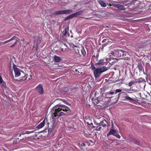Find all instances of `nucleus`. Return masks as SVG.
<instances>
[{"mask_svg": "<svg viewBox=\"0 0 151 151\" xmlns=\"http://www.w3.org/2000/svg\"><path fill=\"white\" fill-rule=\"evenodd\" d=\"M68 17V18H69V19H71L73 17H75L74 14H71Z\"/></svg>", "mask_w": 151, "mask_h": 151, "instance_id": "473e14b6", "label": "nucleus"}, {"mask_svg": "<svg viewBox=\"0 0 151 151\" xmlns=\"http://www.w3.org/2000/svg\"><path fill=\"white\" fill-rule=\"evenodd\" d=\"M92 118L89 116H86L84 118L85 122L87 124H89L90 123L92 122Z\"/></svg>", "mask_w": 151, "mask_h": 151, "instance_id": "9b49d317", "label": "nucleus"}, {"mask_svg": "<svg viewBox=\"0 0 151 151\" xmlns=\"http://www.w3.org/2000/svg\"><path fill=\"white\" fill-rule=\"evenodd\" d=\"M106 40V39H104V40L103 41H102V42H105V41Z\"/></svg>", "mask_w": 151, "mask_h": 151, "instance_id": "864d4df0", "label": "nucleus"}, {"mask_svg": "<svg viewBox=\"0 0 151 151\" xmlns=\"http://www.w3.org/2000/svg\"><path fill=\"white\" fill-rule=\"evenodd\" d=\"M124 59V60H126V59L127 60H128V58L127 57V58H126V59Z\"/></svg>", "mask_w": 151, "mask_h": 151, "instance_id": "bf43d9fd", "label": "nucleus"}, {"mask_svg": "<svg viewBox=\"0 0 151 151\" xmlns=\"http://www.w3.org/2000/svg\"><path fill=\"white\" fill-rule=\"evenodd\" d=\"M137 67H138L140 71H142L143 70L142 65L141 63H139Z\"/></svg>", "mask_w": 151, "mask_h": 151, "instance_id": "4be33fe9", "label": "nucleus"}, {"mask_svg": "<svg viewBox=\"0 0 151 151\" xmlns=\"http://www.w3.org/2000/svg\"><path fill=\"white\" fill-rule=\"evenodd\" d=\"M18 42V41L16 40L14 42V45H15Z\"/></svg>", "mask_w": 151, "mask_h": 151, "instance_id": "09e8293b", "label": "nucleus"}, {"mask_svg": "<svg viewBox=\"0 0 151 151\" xmlns=\"http://www.w3.org/2000/svg\"><path fill=\"white\" fill-rule=\"evenodd\" d=\"M106 98L105 100H106V103L110 102V101L111 100V99L113 97H106Z\"/></svg>", "mask_w": 151, "mask_h": 151, "instance_id": "393cba45", "label": "nucleus"}, {"mask_svg": "<svg viewBox=\"0 0 151 151\" xmlns=\"http://www.w3.org/2000/svg\"><path fill=\"white\" fill-rule=\"evenodd\" d=\"M94 123L96 125H99V123H97L96 121H94Z\"/></svg>", "mask_w": 151, "mask_h": 151, "instance_id": "37998d69", "label": "nucleus"}, {"mask_svg": "<svg viewBox=\"0 0 151 151\" xmlns=\"http://www.w3.org/2000/svg\"><path fill=\"white\" fill-rule=\"evenodd\" d=\"M68 19H69V18H68V17H67L65 19V20H68Z\"/></svg>", "mask_w": 151, "mask_h": 151, "instance_id": "3c124183", "label": "nucleus"}, {"mask_svg": "<svg viewBox=\"0 0 151 151\" xmlns=\"http://www.w3.org/2000/svg\"><path fill=\"white\" fill-rule=\"evenodd\" d=\"M64 45L65 46H66L67 47H68L66 45V44L65 43H64Z\"/></svg>", "mask_w": 151, "mask_h": 151, "instance_id": "13d9d810", "label": "nucleus"}, {"mask_svg": "<svg viewBox=\"0 0 151 151\" xmlns=\"http://www.w3.org/2000/svg\"><path fill=\"white\" fill-rule=\"evenodd\" d=\"M81 48H79L77 47H76L74 48V50H75V52H76V54H79L80 53V51Z\"/></svg>", "mask_w": 151, "mask_h": 151, "instance_id": "f3484780", "label": "nucleus"}, {"mask_svg": "<svg viewBox=\"0 0 151 151\" xmlns=\"http://www.w3.org/2000/svg\"><path fill=\"white\" fill-rule=\"evenodd\" d=\"M106 60L108 61H109L110 60H111V59L110 58H108L107 57H106L105 58Z\"/></svg>", "mask_w": 151, "mask_h": 151, "instance_id": "e433bc0d", "label": "nucleus"}, {"mask_svg": "<svg viewBox=\"0 0 151 151\" xmlns=\"http://www.w3.org/2000/svg\"><path fill=\"white\" fill-rule=\"evenodd\" d=\"M63 90L64 92H67L69 91L68 88L67 87H64L63 88Z\"/></svg>", "mask_w": 151, "mask_h": 151, "instance_id": "c756f323", "label": "nucleus"}, {"mask_svg": "<svg viewBox=\"0 0 151 151\" xmlns=\"http://www.w3.org/2000/svg\"><path fill=\"white\" fill-rule=\"evenodd\" d=\"M119 4H112V5L114 7L118 8Z\"/></svg>", "mask_w": 151, "mask_h": 151, "instance_id": "c9c22d12", "label": "nucleus"}, {"mask_svg": "<svg viewBox=\"0 0 151 151\" xmlns=\"http://www.w3.org/2000/svg\"><path fill=\"white\" fill-rule=\"evenodd\" d=\"M124 90L125 91H130V90H129V89H127V88H125L124 89Z\"/></svg>", "mask_w": 151, "mask_h": 151, "instance_id": "8fccbe9b", "label": "nucleus"}, {"mask_svg": "<svg viewBox=\"0 0 151 151\" xmlns=\"http://www.w3.org/2000/svg\"><path fill=\"white\" fill-rule=\"evenodd\" d=\"M106 98V96H104V99H103V102H102V103H106V100H105Z\"/></svg>", "mask_w": 151, "mask_h": 151, "instance_id": "a19ab883", "label": "nucleus"}, {"mask_svg": "<svg viewBox=\"0 0 151 151\" xmlns=\"http://www.w3.org/2000/svg\"><path fill=\"white\" fill-rule=\"evenodd\" d=\"M104 60H99V63H104Z\"/></svg>", "mask_w": 151, "mask_h": 151, "instance_id": "4c0bfd02", "label": "nucleus"}, {"mask_svg": "<svg viewBox=\"0 0 151 151\" xmlns=\"http://www.w3.org/2000/svg\"><path fill=\"white\" fill-rule=\"evenodd\" d=\"M144 74H145V72H144Z\"/></svg>", "mask_w": 151, "mask_h": 151, "instance_id": "774afa93", "label": "nucleus"}, {"mask_svg": "<svg viewBox=\"0 0 151 151\" xmlns=\"http://www.w3.org/2000/svg\"><path fill=\"white\" fill-rule=\"evenodd\" d=\"M97 1L101 6L104 7H105L106 6V3L102 0H97Z\"/></svg>", "mask_w": 151, "mask_h": 151, "instance_id": "ddd939ff", "label": "nucleus"}, {"mask_svg": "<svg viewBox=\"0 0 151 151\" xmlns=\"http://www.w3.org/2000/svg\"><path fill=\"white\" fill-rule=\"evenodd\" d=\"M120 94H121V93H119L116 96H118V99H117V100H119V97H120Z\"/></svg>", "mask_w": 151, "mask_h": 151, "instance_id": "79ce46f5", "label": "nucleus"}, {"mask_svg": "<svg viewBox=\"0 0 151 151\" xmlns=\"http://www.w3.org/2000/svg\"><path fill=\"white\" fill-rule=\"evenodd\" d=\"M54 61L56 62H59L61 60V58L60 57L54 55Z\"/></svg>", "mask_w": 151, "mask_h": 151, "instance_id": "4468645a", "label": "nucleus"}, {"mask_svg": "<svg viewBox=\"0 0 151 151\" xmlns=\"http://www.w3.org/2000/svg\"><path fill=\"white\" fill-rule=\"evenodd\" d=\"M1 86L4 88H6L7 87L6 83L4 81L0 82Z\"/></svg>", "mask_w": 151, "mask_h": 151, "instance_id": "5701e85b", "label": "nucleus"}, {"mask_svg": "<svg viewBox=\"0 0 151 151\" xmlns=\"http://www.w3.org/2000/svg\"><path fill=\"white\" fill-rule=\"evenodd\" d=\"M81 146H80V148H81V149H82V148H81V147H82V146H85V144L83 142L81 144Z\"/></svg>", "mask_w": 151, "mask_h": 151, "instance_id": "58836bf2", "label": "nucleus"}, {"mask_svg": "<svg viewBox=\"0 0 151 151\" xmlns=\"http://www.w3.org/2000/svg\"><path fill=\"white\" fill-rule=\"evenodd\" d=\"M135 83H136L135 81H132L128 83V86L129 87H131L133 84H134Z\"/></svg>", "mask_w": 151, "mask_h": 151, "instance_id": "b1692460", "label": "nucleus"}, {"mask_svg": "<svg viewBox=\"0 0 151 151\" xmlns=\"http://www.w3.org/2000/svg\"><path fill=\"white\" fill-rule=\"evenodd\" d=\"M36 90L40 94H42L44 93L43 86L41 84H40L38 85L36 88Z\"/></svg>", "mask_w": 151, "mask_h": 151, "instance_id": "6e6552de", "label": "nucleus"}, {"mask_svg": "<svg viewBox=\"0 0 151 151\" xmlns=\"http://www.w3.org/2000/svg\"><path fill=\"white\" fill-rule=\"evenodd\" d=\"M30 79V78H28L27 74L25 73L24 72H22L21 76L20 77L19 81L20 82L24 81L25 82H27Z\"/></svg>", "mask_w": 151, "mask_h": 151, "instance_id": "423d86ee", "label": "nucleus"}, {"mask_svg": "<svg viewBox=\"0 0 151 151\" xmlns=\"http://www.w3.org/2000/svg\"><path fill=\"white\" fill-rule=\"evenodd\" d=\"M85 19H89L90 18H85Z\"/></svg>", "mask_w": 151, "mask_h": 151, "instance_id": "0e129e2a", "label": "nucleus"}, {"mask_svg": "<svg viewBox=\"0 0 151 151\" xmlns=\"http://www.w3.org/2000/svg\"><path fill=\"white\" fill-rule=\"evenodd\" d=\"M16 37L15 36H14L12 38H11L10 39L7 40V41L8 43L11 41L12 40H14V38Z\"/></svg>", "mask_w": 151, "mask_h": 151, "instance_id": "f704fd0d", "label": "nucleus"}, {"mask_svg": "<svg viewBox=\"0 0 151 151\" xmlns=\"http://www.w3.org/2000/svg\"><path fill=\"white\" fill-rule=\"evenodd\" d=\"M83 12V10H81L78 12L75 13H74L75 17H76L78 16L81 15Z\"/></svg>", "mask_w": 151, "mask_h": 151, "instance_id": "a211bd4d", "label": "nucleus"}, {"mask_svg": "<svg viewBox=\"0 0 151 151\" xmlns=\"http://www.w3.org/2000/svg\"><path fill=\"white\" fill-rule=\"evenodd\" d=\"M103 98H104V96H100L98 97V99H99V101L100 103L102 104L103 102Z\"/></svg>", "mask_w": 151, "mask_h": 151, "instance_id": "412c9836", "label": "nucleus"}, {"mask_svg": "<svg viewBox=\"0 0 151 151\" xmlns=\"http://www.w3.org/2000/svg\"><path fill=\"white\" fill-rule=\"evenodd\" d=\"M135 82L136 83H145L146 82V81L145 79L144 78H140L138 79H137L135 80Z\"/></svg>", "mask_w": 151, "mask_h": 151, "instance_id": "9d476101", "label": "nucleus"}, {"mask_svg": "<svg viewBox=\"0 0 151 151\" xmlns=\"http://www.w3.org/2000/svg\"><path fill=\"white\" fill-rule=\"evenodd\" d=\"M73 10L71 9H68L67 10H62L56 11L53 13L54 15H57L60 14H70L72 13Z\"/></svg>", "mask_w": 151, "mask_h": 151, "instance_id": "7ed1b4c3", "label": "nucleus"}, {"mask_svg": "<svg viewBox=\"0 0 151 151\" xmlns=\"http://www.w3.org/2000/svg\"><path fill=\"white\" fill-rule=\"evenodd\" d=\"M14 75L16 77H18L22 75V72H23L19 69L18 68L16 65H14Z\"/></svg>", "mask_w": 151, "mask_h": 151, "instance_id": "39448f33", "label": "nucleus"}, {"mask_svg": "<svg viewBox=\"0 0 151 151\" xmlns=\"http://www.w3.org/2000/svg\"><path fill=\"white\" fill-rule=\"evenodd\" d=\"M107 70V68L105 66L100 67L96 69L93 72L95 77L96 78H98L102 73Z\"/></svg>", "mask_w": 151, "mask_h": 151, "instance_id": "f03ea898", "label": "nucleus"}, {"mask_svg": "<svg viewBox=\"0 0 151 151\" xmlns=\"http://www.w3.org/2000/svg\"><path fill=\"white\" fill-rule=\"evenodd\" d=\"M11 36H10L9 37H10Z\"/></svg>", "mask_w": 151, "mask_h": 151, "instance_id": "338daca9", "label": "nucleus"}, {"mask_svg": "<svg viewBox=\"0 0 151 151\" xmlns=\"http://www.w3.org/2000/svg\"><path fill=\"white\" fill-rule=\"evenodd\" d=\"M112 6V5L111 4H109V6Z\"/></svg>", "mask_w": 151, "mask_h": 151, "instance_id": "052dcab7", "label": "nucleus"}, {"mask_svg": "<svg viewBox=\"0 0 151 151\" xmlns=\"http://www.w3.org/2000/svg\"><path fill=\"white\" fill-rule=\"evenodd\" d=\"M22 134H22H20L19 135V136L20 137L21 136Z\"/></svg>", "mask_w": 151, "mask_h": 151, "instance_id": "e2e57ef3", "label": "nucleus"}, {"mask_svg": "<svg viewBox=\"0 0 151 151\" xmlns=\"http://www.w3.org/2000/svg\"><path fill=\"white\" fill-rule=\"evenodd\" d=\"M45 125V119H44L42 122H41L37 127L36 128L38 129H40L43 127Z\"/></svg>", "mask_w": 151, "mask_h": 151, "instance_id": "f8f14e48", "label": "nucleus"}, {"mask_svg": "<svg viewBox=\"0 0 151 151\" xmlns=\"http://www.w3.org/2000/svg\"><path fill=\"white\" fill-rule=\"evenodd\" d=\"M1 45V42H0V46Z\"/></svg>", "mask_w": 151, "mask_h": 151, "instance_id": "680f3d73", "label": "nucleus"}, {"mask_svg": "<svg viewBox=\"0 0 151 151\" xmlns=\"http://www.w3.org/2000/svg\"><path fill=\"white\" fill-rule=\"evenodd\" d=\"M15 45H14V44L13 45H12L11 46V47H13Z\"/></svg>", "mask_w": 151, "mask_h": 151, "instance_id": "4d7b16f0", "label": "nucleus"}, {"mask_svg": "<svg viewBox=\"0 0 151 151\" xmlns=\"http://www.w3.org/2000/svg\"><path fill=\"white\" fill-rule=\"evenodd\" d=\"M52 111L55 117L58 118L61 116L69 114L70 110L69 107L64 105L58 104L53 107Z\"/></svg>", "mask_w": 151, "mask_h": 151, "instance_id": "f257e3e1", "label": "nucleus"}, {"mask_svg": "<svg viewBox=\"0 0 151 151\" xmlns=\"http://www.w3.org/2000/svg\"><path fill=\"white\" fill-rule=\"evenodd\" d=\"M71 37H73V36L72 35H71Z\"/></svg>", "mask_w": 151, "mask_h": 151, "instance_id": "69168bd1", "label": "nucleus"}, {"mask_svg": "<svg viewBox=\"0 0 151 151\" xmlns=\"http://www.w3.org/2000/svg\"><path fill=\"white\" fill-rule=\"evenodd\" d=\"M68 28H65L64 30L63 31V35L65 36H68L69 35V34L68 33Z\"/></svg>", "mask_w": 151, "mask_h": 151, "instance_id": "2eb2a0df", "label": "nucleus"}, {"mask_svg": "<svg viewBox=\"0 0 151 151\" xmlns=\"http://www.w3.org/2000/svg\"><path fill=\"white\" fill-rule=\"evenodd\" d=\"M112 55V54H111V51L110 52H109V54H108V56L109 57V56H111V55Z\"/></svg>", "mask_w": 151, "mask_h": 151, "instance_id": "a18cd8bd", "label": "nucleus"}, {"mask_svg": "<svg viewBox=\"0 0 151 151\" xmlns=\"http://www.w3.org/2000/svg\"><path fill=\"white\" fill-rule=\"evenodd\" d=\"M114 93L113 92H109V93L111 95H113Z\"/></svg>", "mask_w": 151, "mask_h": 151, "instance_id": "de8ad7c7", "label": "nucleus"}, {"mask_svg": "<svg viewBox=\"0 0 151 151\" xmlns=\"http://www.w3.org/2000/svg\"><path fill=\"white\" fill-rule=\"evenodd\" d=\"M100 119L101 121L99 123V125L102 126L103 127L106 126L107 124L106 121L103 118H100Z\"/></svg>", "mask_w": 151, "mask_h": 151, "instance_id": "1a4fd4ad", "label": "nucleus"}, {"mask_svg": "<svg viewBox=\"0 0 151 151\" xmlns=\"http://www.w3.org/2000/svg\"><path fill=\"white\" fill-rule=\"evenodd\" d=\"M110 135H112L119 139L120 138V135L114 129H111L110 130L109 133L107 134V136L108 137Z\"/></svg>", "mask_w": 151, "mask_h": 151, "instance_id": "20e7f679", "label": "nucleus"}, {"mask_svg": "<svg viewBox=\"0 0 151 151\" xmlns=\"http://www.w3.org/2000/svg\"><path fill=\"white\" fill-rule=\"evenodd\" d=\"M34 132V131H26L25 133H22V135H24L26 134H29L30 133H32Z\"/></svg>", "mask_w": 151, "mask_h": 151, "instance_id": "bb28decb", "label": "nucleus"}, {"mask_svg": "<svg viewBox=\"0 0 151 151\" xmlns=\"http://www.w3.org/2000/svg\"><path fill=\"white\" fill-rule=\"evenodd\" d=\"M89 123V124H88V125H89L91 127L93 128H94L95 127H94L93 126V124L92 122V121L91 122Z\"/></svg>", "mask_w": 151, "mask_h": 151, "instance_id": "72a5a7b5", "label": "nucleus"}, {"mask_svg": "<svg viewBox=\"0 0 151 151\" xmlns=\"http://www.w3.org/2000/svg\"><path fill=\"white\" fill-rule=\"evenodd\" d=\"M118 9L120 10H125V8L122 5L119 4Z\"/></svg>", "mask_w": 151, "mask_h": 151, "instance_id": "aec40b11", "label": "nucleus"}, {"mask_svg": "<svg viewBox=\"0 0 151 151\" xmlns=\"http://www.w3.org/2000/svg\"><path fill=\"white\" fill-rule=\"evenodd\" d=\"M116 51L117 50H114V51H111L112 55L113 56H117V54L116 53Z\"/></svg>", "mask_w": 151, "mask_h": 151, "instance_id": "a878e982", "label": "nucleus"}, {"mask_svg": "<svg viewBox=\"0 0 151 151\" xmlns=\"http://www.w3.org/2000/svg\"><path fill=\"white\" fill-rule=\"evenodd\" d=\"M8 43V42L7 40L3 42H1V45H2L3 44H5L6 43Z\"/></svg>", "mask_w": 151, "mask_h": 151, "instance_id": "ea45409f", "label": "nucleus"}, {"mask_svg": "<svg viewBox=\"0 0 151 151\" xmlns=\"http://www.w3.org/2000/svg\"><path fill=\"white\" fill-rule=\"evenodd\" d=\"M3 81V79L1 77V76L0 75V82H2V81Z\"/></svg>", "mask_w": 151, "mask_h": 151, "instance_id": "c03bdc74", "label": "nucleus"}, {"mask_svg": "<svg viewBox=\"0 0 151 151\" xmlns=\"http://www.w3.org/2000/svg\"><path fill=\"white\" fill-rule=\"evenodd\" d=\"M94 101L95 104H98L99 103H100L99 101V99H98V97H97L96 99H95Z\"/></svg>", "mask_w": 151, "mask_h": 151, "instance_id": "cd10ccee", "label": "nucleus"}, {"mask_svg": "<svg viewBox=\"0 0 151 151\" xmlns=\"http://www.w3.org/2000/svg\"><path fill=\"white\" fill-rule=\"evenodd\" d=\"M122 93H125V95H127V94L126 93V92H122Z\"/></svg>", "mask_w": 151, "mask_h": 151, "instance_id": "603ef678", "label": "nucleus"}, {"mask_svg": "<svg viewBox=\"0 0 151 151\" xmlns=\"http://www.w3.org/2000/svg\"><path fill=\"white\" fill-rule=\"evenodd\" d=\"M80 51H81V53L82 55H83V56H84L85 55H86V52L85 50L83 49V47L82 46H81Z\"/></svg>", "mask_w": 151, "mask_h": 151, "instance_id": "6ab92c4d", "label": "nucleus"}, {"mask_svg": "<svg viewBox=\"0 0 151 151\" xmlns=\"http://www.w3.org/2000/svg\"><path fill=\"white\" fill-rule=\"evenodd\" d=\"M124 100L125 101H134V99L127 96H126L124 97Z\"/></svg>", "mask_w": 151, "mask_h": 151, "instance_id": "dca6fc26", "label": "nucleus"}, {"mask_svg": "<svg viewBox=\"0 0 151 151\" xmlns=\"http://www.w3.org/2000/svg\"><path fill=\"white\" fill-rule=\"evenodd\" d=\"M101 125H99L98 126L96 127V129L97 130L99 131L101 129L102 127L101 126Z\"/></svg>", "mask_w": 151, "mask_h": 151, "instance_id": "c85d7f7f", "label": "nucleus"}, {"mask_svg": "<svg viewBox=\"0 0 151 151\" xmlns=\"http://www.w3.org/2000/svg\"><path fill=\"white\" fill-rule=\"evenodd\" d=\"M48 132L49 133V132H51V131H50V129H48Z\"/></svg>", "mask_w": 151, "mask_h": 151, "instance_id": "6e6d98bb", "label": "nucleus"}, {"mask_svg": "<svg viewBox=\"0 0 151 151\" xmlns=\"http://www.w3.org/2000/svg\"><path fill=\"white\" fill-rule=\"evenodd\" d=\"M111 126H112L111 128H112V129H113L114 128V127H113L114 125H113V122H112V121H111Z\"/></svg>", "mask_w": 151, "mask_h": 151, "instance_id": "49530a36", "label": "nucleus"}, {"mask_svg": "<svg viewBox=\"0 0 151 151\" xmlns=\"http://www.w3.org/2000/svg\"><path fill=\"white\" fill-rule=\"evenodd\" d=\"M61 50L62 52H63L65 51V50H64V49L63 48H62Z\"/></svg>", "mask_w": 151, "mask_h": 151, "instance_id": "5fc2aeb1", "label": "nucleus"}, {"mask_svg": "<svg viewBox=\"0 0 151 151\" xmlns=\"http://www.w3.org/2000/svg\"><path fill=\"white\" fill-rule=\"evenodd\" d=\"M116 53L117 54V56L119 57L126 55L127 54H128L127 52L121 49H117Z\"/></svg>", "mask_w": 151, "mask_h": 151, "instance_id": "0eeeda50", "label": "nucleus"}, {"mask_svg": "<svg viewBox=\"0 0 151 151\" xmlns=\"http://www.w3.org/2000/svg\"><path fill=\"white\" fill-rule=\"evenodd\" d=\"M134 142L135 144L140 145H141L140 142L138 140H136L134 141Z\"/></svg>", "mask_w": 151, "mask_h": 151, "instance_id": "2f4dec72", "label": "nucleus"}, {"mask_svg": "<svg viewBox=\"0 0 151 151\" xmlns=\"http://www.w3.org/2000/svg\"><path fill=\"white\" fill-rule=\"evenodd\" d=\"M122 90L120 89H116L115 90V94H116L122 91Z\"/></svg>", "mask_w": 151, "mask_h": 151, "instance_id": "7c9ffc66", "label": "nucleus"}]
</instances>
